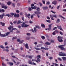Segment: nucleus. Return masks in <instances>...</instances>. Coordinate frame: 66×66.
I'll list each match as a JSON object with an SVG mask.
<instances>
[{
	"label": "nucleus",
	"instance_id": "f257e3e1",
	"mask_svg": "<svg viewBox=\"0 0 66 66\" xmlns=\"http://www.w3.org/2000/svg\"><path fill=\"white\" fill-rule=\"evenodd\" d=\"M36 12H35V14H36V15H39V14H41V12H39L40 11V8H39L38 7L37 8H36Z\"/></svg>",
	"mask_w": 66,
	"mask_h": 66
},
{
	"label": "nucleus",
	"instance_id": "f03ea898",
	"mask_svg": "<svg viewBox=\"0 0 66 66\" xmlns=\"http://www.w3.org/2000/svg\"><path fill=\"white\" fill-rule=\"evenodd\" d=\"M57 40L60 43H61L63 42V37H60L59 36L57 38Z\"/></svg>",
	"mask_w": 66,
	"mask_h": 66
},
{
	"label": "nucleus",
	"instance_id": "7ed1b4c3",
	"mask_svg": "<svg viewBox=\"0 0 66 66\" xmlns=\"http://www.w3.org/2000/svg\"><path fill=\"white\" fill-rule=\"evenodd\" d=\"M53 17H54L55 18H57L56 14L53 15H50V17L51 18V19L52 20H54V19L53 18Z\"/></svg>",
	"mask_w": 66,
	"mask_h": 66
},
{
	"label": "nucleus",
	"instance_id": "20e7f679",
	"mask_svg": "<svg viewBox=\"0 0 66 66\" xmlns=\"http://www.w3.org/2000/svg\"><path fill=\"white\" fill-rule=\"evenodd\" d=\"M59 55V56H66V54H64V53H63L62 52H60Z\"/></svg>",
	"mask_w": 66,
	"mask_h": 66
},
{
	"label": "nucleus",
	"instance_id": "39448f33",
	"mask_svg": "<svg viewBox=\"0 0 66 66\" xmlns=\"http://www.w3.org/2000/svg\"><path fill=\"white\" fill-rule=\"evenodd\" d=\"M4 5H5L4 4L2 3L1 5L3 9H6L7 8V7L6 6Z\"/></svg>",
	"mask_w": 66,
	"mask_h": 66
},
{
	"label": "nucleus",
	"instance_id": "423d86ee",
	"mask_svg": "<svg viewBox=\"0 0 66 66\" xmlns=\"http://www.w3.org/2000/svg\"><path fill=\"white\" fill-rule=\"evenodd\" d=\"M52 24H50L48 25V28L47 29H45L46 30H49V31H50L51 30V25Z\"/></svg>",
	"mask_w": 66,
	"mask_h": 66
},
{
	"label": "nucleus",
	"instance_id": "0eeeda50",
	"mask_svg": "<svg viewBox=\"0 0 66 66\" xmlns=\"http://www.w3.org/2000/svg\"><path fill=\"white\" fill-rule=\"evenodd\" d=\"M37 61L39 62H40V60L39 59H40V58H41V57H40V55H37Z\"/></svg>",
	"mask_w": 66,
	"mask_h": 66
},
{
	"label": "nucleus",
	"instance_id": "6e6552de",
	"mask_svg": "<svg viewBox=\"0 0 66 66\" xmlns=\"http://www.w3.org/2000/svg\"><path fill=\"white\" fill-rule=\"evenodd\" d=\"M8 29L10 31V32H13V30H12V29H13V26H10L9 27H8Z\"/></svg>",
	"mask_w": 66,
	"mask_h": 66
},
{
	"label": "nucleus",
	"instance_id": "1a4fd4ad",
	"mask_svg": "<svg viewBox=\"0 0 66 66\" xmlns=\"http://www.w3.org/2000/svg\"><path fill=\"white\" fill-rule=\"evenodd\" d=\"M5 15V14L4 13H3L1 14V15L0 14V18L1 19H3V17Z\"/></svg>",
	"mask_w": 66,
	"mask_h": 66
},
{
	"label": "nucleus",
	"instance_id": "9d476101",
	"mask_svg": "<svg viewBox=\"0 0 66 66\" xmlns=\"http://www.w3.org/2000/svg\"><path fill=\"white\" fill-rule=\"evenodd\" d=\"M34 56L32 55L31 56H29L28 55H26V57H29V58L30 59H32V57H33Z\"/></svg>",
	"mask_w": 66,
	"mask_h": 66
},
{
	"label": "nucleus",
	"instance_id": "9b49d317",
	"mask_svg": "<svg viewBox=\"0 0 66 66\" xmlns=\"http://www.w3.org/2000/svg\"><path fill=\"white\" fill-rule=\"evenodd\" d=\"M42 9L44 10H48V7L47 6H43V7Z\"/></svg>",
	"mask_w": 66,
	"mask_h": 66
},
{
	"label": "nucleus",
	"instance_id": "f8f14e48",
	"mask_svg": "<svg viewBox=\"0 0 66 66\" xmlns=\"http://www.w3.org/2000/svg\"><path fill=\"white\" fill-rule=\"evenodd\" d=\"M17 42H20V44H21L23 42H24V40H22L21 41H20V40H19V39H18L17 40Z\"/></svg>",
	"mask_w": 66,
	"mask_h": 66
},
{
	"label": "nucleus",
	"instance_id": "ddd939ff",
	"mask_svg": "<svg viewBox=\"0 0 66 66\" xmlns=\"http://www.w3.org/2000/svg\"><path fill=\"white\" fill-rule=\"evenodd\" d=\"M14 17H17L18 18V17H19V14H17L16 13H15L14 15Z\"/></svg>",
	"mask_w": 66,
	"mask_h": 66
},
{
	"label": "nucleus",
	"instance_id": "4468645a",
	"mask_svg": "<svg viewBox=\"0 0 66 66\" xmlns=\"http://www.w3.org/2000/svg\"><path fill=\"white\" fill-rule=\"evenodd\" d=\"M25 47L27 49H29V47L28 46V44H26L25 45Z\"/></svg>",
	"mask_w": 66,
	"mask_h": 66
},
{
	"label": "nucleus",
	"instance_id": "2eb2a0df",
	"mask_svg": "<svg viewBox=\"0 0 66 66\" xmlns=\"http://www.w3.org/2000/svg\"><path fill=\"white\" fill-rule=\"evenodd\" d=\"M57 28L59 29H60V30H62V31H63V29L62 28V27H61V26H57Z\"/></svg>",
	"mask_w": 66,
	"mask_h": 66
},
{
	"label": "nucleus",
	"instance_id": "dca6fc26",
	"mask_svg": "<svg viewBox=\"0 0 66 66\" xmlns=\"http://www.w3.org/2000/svg\"><path fill=\"white\" fill-rule=\"evenodd\" d=\"M31 8L32 10H33V9H35V10H36V6H35L34 7L31 6Z\"/></svg>",
	"mask_w": 66,
	"mask_h": 66
},
{
	"label": "nucleus",
	"instance_id": "f3484780",
	"mask_svg": "<svg viewBox=\"0 0 66 66\" xmlns=\"http://www.w3.org/2000/svg\"><path fill=\"white\" fill-rule=\"evenodd\" d=\"M57 3V2L56 1H54L53 2H52V4H54V5H56Z\"/></svg>",
	"mask_w": 66,
	"mask_h": 66
},
{
	"label": "nucleus",
	"instance_id": "a211bd4d",
	"mask_svg": "<svg viewBox=\"0 0 66 66\" xmlns=\"http://www.w3.org/2000/svg\"><path fill=\"white\" fill-rule=\"evenodd\" d=\"M0 36H1V37H5V36H6V35L5 34L3 35L1 34L0 35Z\"/></svg>",
	"mask_w": 66,
	"mask_h": 66
},
{
	"label": "nucleus",
	"instance_id": "6ab92c4d",
	"mask_svg": "<svg viewBox=\"0 0 66 66\" xmlns=\"http://www.w3.org/2000/svg\"><path fill=\"white\" fill-rule=\"evenodd\" d=\"M26 17H28V18H29L30 19V14H26Z\"/></svg>",
	"mask_w": 66,
	"mask_h": 66
},
{
	"label": "nucleus",
	"instance_id": "aec40b11",
	"mask_svg": "<svg viewBox=\"0 0 66 66\" xmlns=\"http://www.w3.org/2000/svg\"><path fill=\"white\" fill-rule=\"evenodd\" d=\"M25 25V23L23 22V23L21 24V27H22V28H23V27H24V25Z\"/></svg>",
	"mask_w": 66,
	"mask_h": 66
},
{
	"label": "nucleus",
	"instance_id": "412c9836",
	"mask_svg": "<svg viewBox=\"0 0 66 66\" xmlns=\"http://www.w3.org/2000/svg\"><path fill=\"white\" fill-rule=\"evenodd\" d=\"M0 24H2V26H3V27H4V25H5V23H3V22H0Z\"/></svg>",
	"mask_w": 66,
	"mask_h": 66
},
{
	"label": "nucleus",
	"instance_id": "4be33fe9",
	"mask_svg": "<svg viewBox=\"0 0 66 66\" xmlns=\"http://www.w3.org/2000/svg\"><path fill=\"white\" fill-rule=\"evenodd\" d=\"M2 12H3H3H5V10H4V9H0V12H1V13Z\"/></svg>",
	"mask_w": 66,
	"mask_h": 66
},
{
	"label": "nucleus",
	"instance_id": "5701e85b",
	"mask_svg": "<svg viewBox=\"0 0 66 66\" xmlns=\"http://www.w3.org/2000/svg\"><path fill=\"white\" fill-rule=\"evenodd\" d=\"M22 23L21 21H20V20H19L17 23V24H19L20 23Z\"/></svg>",
	"mask_w": 66,
	"mask_h": 66
},
{
	"label": "nucleus",
	"instance_id": "b1692460",
	"mask_svg": "<svg viewBox=\"0 0 66 66\" xmlns=\"http://www.w3.org/2000/svg\"><path fill=\"white\" fill-rule=\"evenodd\" d=\"M60 49L62 50H64V51H65V48L62 46Z\"/></svg>",
	"mask_w": 66,
	"mask_h": 66
},
{
	"label": "nucleus",
	"instance_id": "393cba45",
	"mask_svg": "<svg viewBox=\"0 0 66 66\" xmlns=\"http://www.w3.org/2000/svg\"><path fill=\"white\" fill-rule=\"evenodd\" d=\"M41 26L42 28H45V26L44 24H41Z\"/></svg>",
	"mask_w": 66,
	"mask_h": 66
},
{
	"label": "nucleus",
	"instance_id": "a878e982",
	"mask_svg": "<svg viewBox=\"0 0 66 66\" xmlns=\"http://www.w3.org/2000/svg\"><path fill=\"white\" fill-rule=\"evenodd\" d=\"M60 22V19H58L56 21V23H59Z\"/></svg>",
	"mask_w": 66,
	"mask_h": 66
},
{
	"label": "nucleus",
	"instance_id": "bb28decb",
	"mask_svg": "<svg viewBox=\"0 0 66 66\" xmlns=\"http://www.w3.org/2000/svg\"><path fill=\"white\" fill-rule=\"evenodd\" d=\"M45 44L46 45H50V43L48 42H46V43H45Z\"/></svg>",
	"mask_w": 66,
	"mask_h": 66
},
{
	"label": "nucleus",
	"instance_id": "cd10ccee",
	"mask_svg": "<svg viewBox=\"0 0 66 66\" xmlns=\"http://www.w3.org/2000/svg\"><path fill=\"white\" fill-rule=\"evenodd\" d=\"M9 64H10V66H13V63L10 62L9 63Z\"/></svg>",
	"mask_w": 66,
	"mask_h": 66
},
{
	"label": "nucleus",
	"instance_id": "c85d7f7f",
	"mask_svg": "<svg viewBox=\"0 0 66 66\" xmlns=\"http://www.w3.org/2000/svg\"><path fill=\"white\" fill-rule=\"evenodd\" d=\"M28 63L32 65V61H29L28 62Z\"/></svg>",
	"mask_w": 66,
	"mask_h": 66
},
{
	"label": "nucleus",
	"instance_id": "c756f323",
	"mask_svg": "<svg viewBox=\"0 0 66 66\" xmlns=\"http://www.w3.org/2000/svg\"><path fill=\"white\" fill-rule=\"evenodd\" d=\"M10 32H8L5 33L6 36H8L9 34H10Z\"/></svg>",
	"mask_w": 66,
	"mask_h": 66
},
{
	"label": "nucleus",
	"instance_id": "7c9ffc66",
	"mask_svg": "<svg viewBox=\"0 0 66 66\" xmlns=\"http://www.w3.org/2000/svg\"><path fill=\"white\" fill-rule=\"evenodd\" d=\"M34 48L35 49H36V50H40V48L36 47H34Z\"/></svg>",
	"mask_w": 66,
	"mask_h": 66
},
{
	"label": "nucleus",
	"instance_id": "2f4dec72",
	"mask_svg": "<svg viewBox=\"0 0 66 66\" xmlns=\"http://www.w3.org/2000/svg\"><path fill=\"white\" fill-rule=\"evenodd\" d=\"M29 25H27V24H25L24 27L25 28H26L27 27H29Z\"/></svg>",
	"mask_w": 66,
	"mask_h": 66
},
{
	"label": "nucleus",
	"instance_id": "473e14b6",
	"mask_svg": "<svg viewBox=\"0 0 66 66\" xmlns=\"http://www.w3.org/2000/svg\"><path fill=\"white\" fill-rule=\"evenodd\" d=\"M59 17H61L62 19H65V18H64L63 16H62L60 15H59Z\"/></svg>",
	"mask_w": 66,
	"mask_h": 66
},
{
	"label": "nucleus",
	"instance_id": "72a5a7b5",
	"mask_svg": "<svg viewBox=\"0 0 66 66\" xmlns=\"http://www.w3.org/2000/svg\"><path fill=\"white\" fill-rule=\"evenodd\" d=\"M62 58L63 60H64V61L66 60V57H62Z\"/></svg>",
	"mask_w": 66,
	"mask_h": 66
},
{
	"label": "nucleus",
	"instance_id": "f704fd0d",
	"mask_svg": "<svg viewBox=\"0 0 66 66\" xmlns=\"http://www.w3.org/2000/svg\"><path fill=\"white\" fill-rule=\"evenodd\" d=\"M46 21H47V22H48L49 23H51V21L50 20H46Z\"/></svg>",
	"mask_w": 66,
	"mask_h": 66
},
{
	"label": "nucleus",
	"instance_id": "c9c22d12",
	"mask_svg": "<svg viewBox=\"0 0 66 66\" xmlns=\"http://www.w3.org/2000/svg\"><path fill=\"white\" fill-rule=\"evenodd\" d=\"M5 16H8V17H10V14H6L5 15Z\"/></svg>",
	"mask_w": 66,
	"mask_h": 66
},
{
	"label": "nucleus",
	"instance_id": "e433bc0d",
	"mask_svg": "<svg viewBox=\"0 0 66 66\" xmlns=\"http://www.w3.org/2000/svg\"><path fill=\"white\" fill-rule=\"evenodd\" d=\"M7 4L8 5H10L11 4V3L10 2H9L7 3Z\"/></svg>",
	"mask_w": 66,
	"mask_h": 66
},
{
	"label": "nucleus",
	"instance_id": "4c0bfd02",
	"mask_svg": "<svg viewBox=\"0 0 66 66\" xmlns=\"http://www.w3.org/2000/svg\"><path fill=\"white\" fill-rule=\"evenodd\" d=\"M41 38H42V39H45V37H44V36H42Z\"/></svg>",
	"mask_w": 66,
	"mask_h": 66
},
{
	"label": "nucleus",
	"instance_id": "58836bf2",
	"mask_svg": "<svg viewBox=\"0 0 66 66\" xmlns=\"http://www.w3.org/2000/svg\"><path fill=\"white\" fill-rule=\"evenodd\" d=\"M51 42L52 43H54V41L52 40H51Z\"/></svg>",
	"mask_w": 66,
	"mask_h": 66
},
{
	"label": "nucleus",
	"instance_id": "ea45409f",
	"mask_svg": "<svg viewBox=\"0 0 66 66\" xmlns=\"http://www.w3.org/2000/svg\"><path fill=\"white\" fill-rule=\"evenodd\" d=\"M34 30L35 32H36V28H34Z\"/></svg>",
	"mask_w": 66,
	"mask_h": 66
},
{
	"label": "nucleus",
	"instance_id": "a19ab883",
	"mask_svg": "<svg viewBox=\"0 0 66 66\" xmlns=\"http://www.w3.org/2000/svg\"><path fill=\"white\" fill-rule=\"evenodd\" d=\"M0 48H1L2 49H3L4 48V47H3V45H0Z\"/></svg>",
	"mask_w": 66,
	"mask_h": 66
},
{
	"label": "nucleus",
	"instance_id": "79ce46f5",
	"mask_svg": "<svg viewBox=\"0 0 66 66\" xmlns=\"http://www.w3.org/2000/svg\"><path fill=\"white\" fill-rule=\"evenodd\" d=\"M20 12V11H19L18 10H17L16 11V13L18 14Z\"/></svg>",
	"mask_w": 66,
	"mask_h": 66
},
{
	"label": "nucleus",
	"instance_id": "37998d69",
	"mask_svg": "<svg viewBox=\"0 0 66 66\" xmlns=\"http://www.w3.org/2000/svg\"><path fill=\"white\" fill-rule=\"evenodd\" d=\"M30 38H30L29 37H27L26 38V39H27V40H29Z\"/></svg>",
	"mask_w": 66,
	"mask_h": 66
},
{
	"label": "nucleus",
	"instance_id": "c03bdc74",
	"mask_svg": "<svg viewBox=\"0 0 66 66\" xmlns=\"http://www.w3.org/2000/svg\"><path fill=\"white\" fill-rule=\"evenodd\" d=\"M55 32L56 33H59V31H58L57 30H56L55 31Z\"/></svg>",
	"mask_w": 66,
	"mask_h": 66
},
{
	"label": "nucleus",
	"instance_id": "a18cd8bd",
	"mask_svg": "<svg viewBox=\"0 0 66 66\" xmlns=\"http://www.w3.org/2000/svg\"><path fill=\"white\" fill-rule=\"evenodd\" d=\"M50 4V2H47L46 3L47 5H49Z\"/></svg>",
	"mask_w": 66,
	"mask_h": 66
},
{
	"label": "nucleus",
	"instance_id": "49530a36",
	"mask_svg": "<svg viewBox=\"0 0 66 66\" xmlns=\"http://www.w3.org/2000/svg\"><path fill=\"white\" fill-rule=\"evenodd\" d=\"M28 10L29 11H32V9H31V7H30L28 8Z\"/></svg>",
	"mask_w": 66,
	"mask_h": 66
},
{
	"label": "nucleus",
	"instance_id": "de8ad7c7",
	"mask_svg": "<svg viewBox=\"0 0 66 66\" xmlns=\"http://www.w3.org/2000/svg\"><path fill=\"white\" fill-rule=\"evenodd\" d=\"M13 39H17V38L16 37H13Z\"/></svg>",
	"mask_w": 66,
	"mask_h": 66
},
{
	"label": "nucleus",
	"instance_id": "09e8293b",
	"mask_svg": "<svg viewBox=\"0 0 66 66\" xmlns=\"http://www.w3.org/2000/svg\"><path fill=\"white\" fill-rule=\"evenodd\" d=\"M64 44H65L66 45V40H64Z\"/></svg>",
	"mask_w": 66,
	"mask_h": 66
},
{
	"label": "nucleus",
	"instance_id": "8fccbe9b",
	"mask_svg": "<svg viewBox=\"0 0 66 66\" xmlns=\"http://www.w3.org/2000/svg\"><path fill=\"white\" fill-rule=\"evenodd\" d=\"M12 6H13V7H15V3H12Z\"/></svg>",
	"mask_w": 66,
	"mask_h": 66
},
{
	"label": "nucleus",
	"instance_id": "3c124183",
	"mask_svg": "<svg viewBox=\"0 0 66 66\" xmlns=\"http://www.w3.org/2000/svg\"><path fill=\"white\" fill-rule=\"evenodd\" d=\"M59 33L61 35H63V33H62V32L60 31L59 32Z\"/></svg>",
	"mask_w": 66,
	"mask_h": 66
},
{
	"label": "nucleus",
	"instance_id": "603ef678",
	"mask_svg": "<svg viewBox=\"0 0 66 66\" xmlns=\"http://www.w3.org/2000/svg\"><path fill=\"white\" fill-rule=\"evenodd\" d=\"M2 65L3 66H6V65L4 64V63H2Z\"/></svg>",
	"mask_w": 66,
	"mask_h": 66
},
{
	"label": "nucleus",
	"instance_id": "864d4df0",
	"mask_svg": "<svg viewBox=\"0 0 66 66\" xmlns=\"http://www.w3.org/2000/svg\"><path fill=\"white\" fill-rule=\"evenodd\" d=\"M42 1L43 4H45V1L44 0H42Z\"/></svg>",
	"mask_w": 66,
	"mask_h": 66
},
{
	"label": "nucleus",
	"instance_id": "5fc2aeb1",
	"mask_svg": "<svg viewBox=\"0 0 66 66\" xmlns=\"http://www.w3.org/2000/svg\"><path fill=\"white\" fill-rule=\"evenodd\" d=\"M10 14L12 15V16H14V13H10Z\"/></svg>",
	"mask_w": 66,
	"mask_h": 66
},
{
	"label": "nucleus",
	"instance_id": "6e6d98bb",
	"mask_svg": "<svg viewBox=\"0 0 66 66\" xmlns=\"http://www.w3.org/2000/svg\"><path fill=\"white\" fill-rule=\"evenodd\" d=\"M36 28H37V29H39L40 27H39V26H36Z\"/></svg>",
	"mask_w": 66,
	"mask_h": 66
},
{
	"label": "nucleus",
	"instance_id": "4d7b16f0",
	"mask_svg": "<svg viewBox=\"0 0 66 66\" xmlns=\"http://www.w3.org/2000/svg\"><path fill=\"white\" fill-rule=\"evenodd\" d=\"M19 63H20V62H18L17 63V64H15V65H19Z\"/></svg>",
	"mask_w": 66,
	"mask_h": 66
},
{
	"label": "nucleus",
	"instance_id": "13d9d810",
	"mask_svg": "<svg viewBox=\"0 0 66 66\" xmlns=\"http://www.w3.org/2000/svg\"><path fill=\"white\" fill-rule=\"evenodd\" d=\"M12 31H13V30H17V29L16 28H13H13H12Z\"/></svg>",
	"mask_w": 66,
	"mask_h": 66
},
{
	"label": "nucleus",
	"instance_id": "bf43d9fd",
	"mask_svg": "<svg viewBox=\"0 0 66 66\" xmlns=\"http://www.w3.org/2000/svg\"><path fill=\"white\" fill-rule=\"evenodd\" d=\"M51 12H52V13H53V14H55V12H53V11H52V10H51Z\"/></svg>",
	"mask_w": 66,
	"mask_h": 66
},
{
	"label": "nucleus",
	"instance_id": "052dcab7",
	"mask_svg": "<svg viewBox=\"0 0 66 66\" xmlns=\"http://www.w3.org/2000/svg\"><path fill=\"white\" fill-rule=\"evenodd\" d=\"M5 46H6V45H7V42H5Z\"/></svg>",
	"mask_w": 66,
	"mask_h": 66
},
{
	"label": "nucleus",
	"instance_id": "680f3d73",
	"mask_svg": "<svg viewBox=\"0 0 66 66\" xmlns=\"http://www.w3.org/2000/svg\"><path fill=\"white\" fill-rule=\"evenodd\" d=\"M58 59L59 60V61H62V59H61L60 58H58Z\"/></svg>",
	"mask_w": 66,
	"mask_h": 66
},
{
	"label": "nucleus",
	"instance_id": "e2e57ef3",
	"mask_svg": "<svg viewBox=\"0 0 66 66\" xmlns=\"http://www.w3.org/2000/svg\"><path fill=\"white\" fill-rule=\"evenodd\" d=\"M17 23L16 20L13 22V23H14V24H15V23Z\"/></svg>",
	"mask_w": 66,
	"mask_h": 66
},
{
	"label": "nucleus",
	"instance_id": "0e129e2a",
	"mask_svg": "<svg viewBox=\"0 0 66 66\" xmlns=\"http://www.w3.org/2000/svg\"><path fill=\"white\" fill-rule=\"evenodd\" d=\"M40 46H41L40 44H39L37 46V47H40Z\"/></svg>",
	"mask_w": 66,
	"mask_h": 66
},
{
	"label": "nucleus",
	"instance_id": "69168bd1",
	"mask_svg": "<svg viewBox=\"0 0 66 66\" xmlns=\"http://www.w3.org/2000/svg\"><path fill=\"white\" fill-rule=\"evenodd\" d=\"M18 28L19 29H20L21 28V26H20V25H18Z\"/></svg>",
	"mask_w": 66,
	"mask_h": 66
},
{
	"label": "nucleus",
	"instance_id": "338daca9",
	"mask_svg": "<svg viewBox=\"0 0 66 66\" xmlns=\"http://www.w3.org/2000/svg\"><path fill=\"white\" fill-rule=\"evenodd\" d=\"M52 34L53 35H55L56 34L55 33V31H54L53 32Z\"/></svg>",
	"mask_w": 66,
	"mask_h": 66
},
{
	"label": "nucleus",
	"instance_id": "774afa93",
	"mask_svg": "<svg viewBox=\"0 0 66 66\" xmlns=\"http://www.w3.org/2000/svg\"><path fill=\"white\" fill-rule=\"evenodd\" d=\"M49 49V48L47 47L45 48L44 50H48Z\"/></svg>",
	"mask_w": 66,
	"mask_h": 66
}]
</instances>
